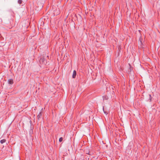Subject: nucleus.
Instances as JSON below:
<instances>
[{
  "label": "nucleus",
  "instance_id": "1",
  "mask_svg": "<svg viewBox=\"0 0 160 160\" xmlns=\"http://www.w3.org/2000/svg\"><path fill=\"white\" fill-rule=\"evenodd\" d=\"M39 62L41 65H45L47 64L46 60L44 58H41Z\"/></svg>",
  "mask_w": 160,
  "mask_h": 160
},
{
  "label": "nucleus",
  "instance_id": "4",
  "mask_svg": "<svg viewBox=\"0 0 160 160\" xmlns=\"http://www.w3.org/2000/svg\"><path fill=\"white\" fill-rule=\"evenodd\" d=\"M42 116V113L41 112H40L37 116L38 119L41 118Z\"/></svg>",
  "mask_w": 160,
  "mask_h": 160
},
{
  "label": "nucleus",
  "instance_id": "5",
  "mask_svg": "<svg viewBox=\"0 0 160 160\" xmlns=\"http://www.w3.org/2000/svg\"><path fill=\"white\" fill-rule=\"evenodd\" d=\"M6 141V140L5 139H3L2 140H1L0 141V142L2 144L4 143H5Z\"/></svg>",
  "mask_w": 160,
  "mask_h": 160
},
{
  "label": "nucleus",
  "instance_id": "7",
  "mask_svg": "<svg viewBox=\"0 0 160 160\" xmlns=\"http://www.w3.org/2000/svg\"><path fill=\"white\" fill-rule=\"evenodd\" d=\"M22 0H18V2L19 4H21L22 3Z\"/></svg>",
  "mask_w": 160,
  "mask_h": 160
},
{
  "label": "nucleus",
  "instance_id": "3",
  "mask_svg": "<svg viewBox=\"0 0 160 160\" xmlns=\"http://www.w3.org/2000/svg\"><path fill=\"white\" fill-rule=\"evenodd\" d=\"M8 82L9 84H12L13 83V80L12 79H9L8 80Z\"/></svg>",
  "mask_w": 160,
  "mask_h": 160
},
{
  "label": "nucleus",
  "instance_id": "6",
  "mask_svg": "<svg viewBox=\"0 0 160 160\" xmlns=\"http://www.w3.org/2000/svg\"><path fill=\"white\" fill-rule=\"evenodd\" d=\"M102 97L103 100H107L108 99V97L106 96H103Z\"/></svg>",
  "mask_w": 160,
  "mask_h": 160
},
{
  "label": "nucleus",
  "instance_id": "2",
  "mask_svg": "<svg viewBox=\"0 0 160 160\" xmlns=\"http://www.w3.org/2000/svg\"><path fill=\"white\" fill-rule=\"evenodd\" d=\"M76 75V72L75 70H74L72 75V77L73 78H75Z\"/></svg>",
  "mask_w": 160,
  "mask_h": 160
},
{
  "label": "nucleus",
  "instance_id": "9",
  "mask_svg": "<svg viewBox=\"0 0 160 160\" xmlns=\"http://www.w3.org/2000/svg\"><path fill=\"white\" fill-rule=\"evenodd\" d=\"M149 99L150 100V101L151 100V96L150 95H149Z\"/></svg>",
  "mask_w": 160,
  "mask_h": 160
},
{
  "label": "nucleus",
  "instance_id": "8",
  "mask_svg": "<svg viewBox=\"0 0 160 160\" xmlns=\"http://www.w3.org/2000/svg\"><path fill=\"white\" fill-rule=\"evenodd\" d=\"M63 140V138L62 137L60 138L59 139V141L60 142H61Z\"/></svg>",
  "mask_w": 160,
  "mask_h": 160
}]
</instances>
